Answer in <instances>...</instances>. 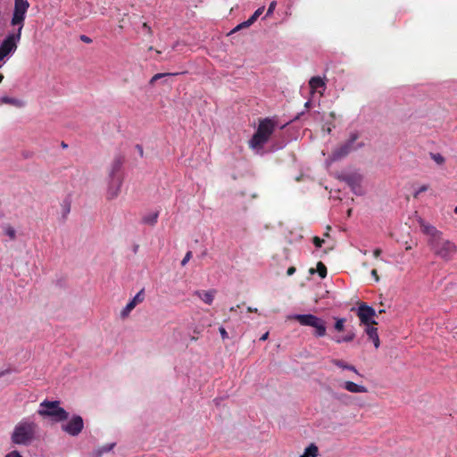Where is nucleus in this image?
<instances>
[{
  "label": "nucleus",
  "mask_w": 457,
  "mask_h": 457,
  "mask_svg": "<svg viewBox=\"0 0 457 457\" xmlns=\"http://www.w3.org/2000/svg\"><path fill=\"white\" fill-rule=\"evenodd\" d=\"M29 8V3L28 0H14L11 25L16 29L10 32L0 45V62L16 51Z\"/></svg>",
  "instance_id": "nucleus-1"
},
{
  "label": "nucleus",
  "mask_w": 457,
  "mask_h": 457,
  "mask_svg": "<svg viewBox=\"0 0 457 457\" xmlns=\"http://www.w3.org/2000/svg\"><path fill=\"white\" fill-rule=\"evenodd\" d=\"M421 231L428 237V244L435 255L445 261H450L457 252L456 245L443 237V233L436 227L420 220L419 221Z\"/></svg>",
  "instance_id": "nucleus-2"
},
{
  "label": "nucleus",
  "mask_w": 457,
  "mask_h": 457,
  "mask_svg": "<svg viewBox=\"0 0 457 457\" xmlns=\"http://www.w3.org/2000/svg\"><path fill=\"white\" fill-rule=\"evenodd\" d=\"M37 425L30 417L23 418L14 427L11 441L13 445L29 446L37 437Z\"/></svg>",
  "instance_id": "nucleus-3"
},
{
  "label": "nucleus",
  "mask_w": 457,
  "mask_h": 457,
  "mask_svg": "<svg viewBox=\"0 0 457 457\" xmlns=\"http://www.w3.org/2000/svg\"><path fill=\"white\" fill-rule=\"evenodd\" d=\"M275 129V123L271 119L266 118L260 121L256 132L249 141L252 149L259 152L268 142Z\"/></svg>",
  "instance_id": "nucleus-4"
},
{
  "label": "nucleus",
  "mask_w": 457,
  "mask_h": 457,
  "mask_svg": "<svg viewBox=\"0 0 457 457\" xmlns=\"http://www.w3.org/2000/svg\"><path fill=\"white\" fill-rule=\"evenodd\" d=\"M287 318L297 320L302 326L313 328L315 329L313 335L316 337H323L324 336H326V321L316 315L311 313L293 314L288 316Z\"/></svg>",
  "instance_id": "nucleus-5"
},
{
  "label": "nucleus",
  "mask_w": 457,
  "mask_h": 457,
  "mask_svg": "<svg viewBox=\"0 0 457 457\" xmlns=\"http://www.w3.org/2000/svg\"><path fill=\"white\" fill-rule=\"evenodd\" d=\"M37 412L41 416L51 417L54 421L66 420L69 417V413L60 407L58 401L45 400L40 403Z\"/></svg>",
  "instance_id": "nucleus-6"
},
{
  "label": "nucleus",
  "mask_w": 457,
  "mask_h": 457,
  "mask_svg": "<svg viewBox=\"0 0 457 457\" xmlns=\"http://www.w3.org/2000/svg\"><path fill=\"white\" fill-rule=\"evenodd\" d=\"M358 137L359 134L357 132H352L347 141L332 152L330 159L334 162L338 161L353 150L361 148L363 144L360 143L355 145V141L358 139Z\"/></svg>",
  "instance_id": "nucleus-7"
},
{
  "label": "nucleus",
  "mask_w": 457,
  "mask_h": 457,
  "mask_svg": "<svg viewBox=\"0 0 457 457\" xmlns=\"http://www.w3.org/2000/svg\"><path fill=\"white\" fill-rule=\"evenodd\" d=\"M338 179L345 182L351 188L352 192L356 195H364L365 191L362 187V176L357 172L343 173Z\"/></svg>",
  "instance_id": "nucleus-8"
},
{
  "label": "nucleus",
  "mask_w": 457,
  "mask_h": 457,
  "mask_svg": "<svg viewBox=\"0 0 457 457\" xmlns=\"http://www.w3.org/2000/svg\"><path fill=\"white\" fill-rule=\"evenodd\" d=\"M356 313L360 319L361 324L365 326L378 324V322L374 320L376 316V311L365 303H361L358 306Z\"/></svg>",
  "instance_id": "nucleus-9"
},
{
  "label": "nucleus",
  "mask_w": 457,
  "mask_h": 457,
  "mask_svg": "<svg viewBox=\"0 0 457 457\" xmlns=\"http://www.w3.org/2000/svg\"><path fill=\"white\" fill-rule=\"evenodd\" d=\"M122 184H123V177H108L107 178V189H106L107 200H113L119 196Z\"/></svg>",
  "instance_id": "nucleus-10"
},
{
  "label": "nucleus",
  "mask_w": 457,
  "mask_h": 457,
  "mask_svg": "<svg viewBox=\"0 0 457 457\" xmlns=\"http://www.w3.org/2000/svg\"><path fill=\"white\" fill-rule=\"evenodd\" d=\"M84 428L83 419L79 415H74L66 424L62 426L64 432L70 436H78Z\"/></svg>",
  "instance_id": "nucleus-11"
},
{
  "label": "nucleus",
  "mask_w": 457,
  "mask_h": 457,
  "mask_svg": "<svg viewBox=\"0 0 457 457\" xmlns=\"http://www.w3.org/2000/svg\"><path fill=\"white\" fill-rule=\"evenodd\" d=\"M145 299V290L141 289L137 295L126 304L120 312V318L126 319L130 314L131 311Z\"/></svg>",
  "instance_id": "nucleus-12"
},
{
  "label": "nucleus",
  "mask_w": 457,
  "mask_h": 457,
  "mask_svg": "<svg viewBox=\"0 0 457 457\" xmlns=\"http://www.w3.org/2000/svg\"><path fill=\"white\" fill-rule=\"evenodd\" d=\"M123 162L124 158L122 156H115L109 167L108 177H123Z\"/></svg>",
  "instance_id": "nucleus-13"
},
{
  "label": "nucleus",
  "mask_w": 457,
  "mask_h": 457,
  "mask_svg": "<svg viewBox=\"0 0 457 457\" xmlns=\"http://www.w3.org/2000/svg\"><path fill=\"white\" fill-rule=\"evenodd\" d=\"M309 86L312 94L318 91L320 93V95H323V92L326 90L325 79L320 76L311 78V79L309 80Z\"/></svg>",
  "instance_id": "nucleus-14"
},
{
  "label": "nucleus",
  "mask_w": 457,
  "mask_h": 457,
  "mask_svg": "<svg viewBox=\"0 0 457 457\" xmlns=\"http://www.w3.org/2000/svg\"><path fill=\"white\" fill-rule=\"evenodd\" d=\"M216 294L215 289H210L207 291L204 290H195L194 295L198 296L204 303L207 304H212L214 299V295Z\"/></svg>",
  "instance_id": "nucleus-15"
},
{
  "label": "nucleus",
  "mask_w": 457,
  "mask_h": 457,
  "mask_svg": "<svg viewBox=\"0 0 457 457\" xmlns=\"http://www.w3.org/2000/svg\"><path fill=\"white\" fill-rule=\"evenodd\" d=\"M344 389L350 393H367L368 388L362 385H358L353 381H345L341 386Z\"/></svg>",
  "instance_id": "nucleus-16"
},
{
  "label": "nucleus",
  "mask_w": 457,
  "mask_h": 457,
  "mask_svg": "<svg viewBox=\"0 0 457 457\" xmlns=\"http://www.w3.org/2000/svg\"><path fill=\"white\" fill-rule=\"evenodd\" d=\"M365 332L369 338L373 342L375 348H378L380 345L378 328L374 325L366 326Z\"/></svg>",
  "instance_id": "nucleus-17"
},
{
  "label": "nucleus",
  "mask_w": 457,
  "mask_h": 457,
  "mask_svg": "<svg viewBox=\"0 0 457 457\" xmlns=\"http://www.w3.org/2000/svg\"><path fill=\"white\" fill-rule=\"evenodd\" d=\"M159 217V212H151L149 213H146L142 218V223L154 226L156 224Z\"/></svg>",
  "instance_id": "nucleus-18"
},
{
  "label": "nucleus",
  "mask_w": 457,
  "mask_h": 457,
  "mask_svg": "<svg viewBox=\"0 0 457 457\" xmlns=\"http://www.w3.org/2000/svg\"><path fill=\"white\" fill-rule=\"evenodd\" d=\"M332 363L334 365H336L337 367L338 368H341L343 370H350V371H353L354 372L356 375L358 376H361L358 370H356V368L353 366V365H351V364H348L346 363L345 361H342V360H338V359H334L332 360Z\"/></svg>",
  "instance_id": "nucleus-19"
},
{
  "label": "nucleus",
  "mask_w": 457,
  "mask_h": 457,
  "mask_svg": "<svg viewBox=\"0 0 457 457\" xmlns=\"http://www.w3.org/2000/svg\"><path fill=\"white\" fill-rule=\"evenodd\" d=\"M115 445V443H110L99 447L91 453V457H102L104 453L111 452L114 448Z\"/></svg>",
  "instance_id": "nucleus-20"
},
{
  "label": "nucleus",
  "mask_w": 457,
  "mask_h": 457,
  "mask_svg": "<svg viewBox=\"0 0 457 457\" xmlns=\"http://www.w3.org/2000/svg\"><path fill=\"white\" fill-rule=\"evenodd\" d=\"M318 453V447L314 444H311L305 448L303 453L299 457H317Z\"/></svg>",
  "instance_id": "nucleus-21"
},
{
  "label": "nucleus",
  "mask_w": 457,
  "mask_h": 457,
  "mask_svg": "<svg viewBox=\"0 0 457 457\" xmlns=\"http://www.w3.org/2000/svg\"><path fill=\"white\" fill-rule=\"evenodd\" d=\"M355 337V334L353 331H350L348 332L345 336L344 337H334L333 340L337 343V344H341V343H344V342H351L354 339Z\"/></svg>",
  "instance_id": "nucleus-22"
},
{
  "label": "nucleus",
  "mask_w": 457,
  "mask_h": 457,
  "mask_svg": "<svg viewBox=\"0 0 457 457\" xmlns=\"http://www.w3.org/2000/svg\"><path fill=\"white\" fill-rule=\"evenodd\" d=\"M335 320H336V322L334 325V328L338 332L343 331L345 329V318H335Z\"/></svg>",
  "instance_id": "nucleus-23"
},
{
  "label": "nucleus",
  "mask_w": 457,
  "mask_h": 457,
  "mask_svg": "<svg viewBox=\"0 0 457 457\" xmlns=\"http://www.w3.org/2000/svg\"><path fill=\"white\" fill-rule=\"evenodd\" d=\"M175 75H178V73H157L152 77V79H150V84L153 85L154 83H155L158 79H160L162 78L168 77V76H175Z\"/></svg>",
  "instance_id": "nucleus-24"
},
{
  "label": "nucleus",
  "mask_w": 457,
  "mask_h": 457,
  "mask_svg": "<svg viewBox=\"0 0 457 457\" xmlns=\"http://www.w3.org/2000/svg\"><path fill=\"white\" fill-rule=\"evenodd\" d=\"M317 271L321 278L327 276V268L321 262H319L317 264Z\"/></svg>",
  "instance_id": "nucleus-25"
},
{
  "label": "nucleus",
  "mask_w": 457,
  "mask_h": 457,
  "mask_svg": "<svg viewBox=\"0 0 457 457\" xmlns=\"http://www.w3.org/2000/svg\"><path fill=\"white\" fill-rule=\"evenodd\" d=\"M431 159L436 162L438 165H442L445 162V158L442 154L436 153V154H430Z\"/></svg>",
  "instance_id": "nucleus-26"
},
{
  "label": "nucleus",
  "mask_w": 457,
  "mask_h": 457,
  "mask_svg": "<svg viewBox=\"0 0 457 457\" xmlns=\"http://www.w3.org/2000/svg\"><path fill=\"white\" fill-rule=\"evenodd\" d=\"M4 234L6 236H8L11 239H14L15 238V236H16V231L15 229L11 227V226H6L4 228Z\"/></svg>",
  "instance_id": "nucleus-27"
},
{
  "label": "nucleus",
  "mask_w": 457,
  "mask_h": 457,
  "mask_svg": "<svg viewBox=\"0 0 457 457\" xmlns=\"http://www.w3.org/2000/svg\"><path fill=\"white\" fill-rule=\"evenodd\" d=\"M18 100L15 98L2 96L0 97V104H17Z\"/></svg>",
  "instance_id": "nucleus-28"
},
{
  "label": "nucleus",
  "mask_w": 457,
  "mask_h": 457,
  "mask_svg": "<svg viewBox=\"0 0 457 457\" xmlns=\"http://www.w3.org/2000/svg\"><path fill=\"white\" fill-rule=\"evenodd\" d=\"M428 185H422L421 187H420L413 194L414 198H418L419 195L421 193L426 192L428 189Z\"/></svg>",
  "instance_id": "nucleus-29"
},
{
  "label": "nucleus",
  "mask_w": 457,
  "mask_h": 457,
  "mask_svg": "<svg viewBox=\"0 0 457 457\" xmlns=\"http://www.w3.org/2000/svg\"><path fill=\"white\" fill-rule=\"evenodd\" d=\"M276 5H277V3L275 1H272L270 4L265 17L270 16L273 13V12L276 8Z\"/></svg>",
  "instance_id": "nucleus-30"
},
{
  "label": "nucleus",
  "mask_w": 457,
  "mask_h": 457,
  "mask_svg": "<svg viewBox=\"0 0 457 457\" xmlns=\"http://www.w3.org/2000/svg\"><path fill=\"white\" fill-rule=\"evenodd\" d=\"M192 257V252L188 251L181 261V266H185Z\"/></svg>",
  "instance_id": "nucleus-31"
},
{
  "label": "nucleus",
  "mask_w": 457,
  "mask_h": 457,
  "mask_svg": "<svg viewBox=\"0 0 457 457\" xmlns=\"http://www.w3.org/2000/svg\"><path fill=\"white\" fill-rule=\"evenodd\" d=\"M256 18H254L253 16H251L247 21H243V25L245 27V28H248L250 27L252 24H253L255 21H256Z\"/></svg>",
  "instance_id": "nucleus-32"
},
{
  "label": "nucleus",
  "mask_w": 457,
  "mask_h": 457,
  "mask_svg": "<svg viewBox=\"0 0 457 457\" xmlns=\"http://www.w3.org/2000/svg\"><path fill=\"white\" fill-rule=\"evenodd\" d=\"M256 18H254L253 16H251L247 21H243V25L245 27V28H248L250 27L252 24H253L255 21H256Z\"/></svg>",
  "instance_id": "nucleus-33"
},
{
  "label": "nucleus",
  "mask_w": 457,
  "mask_h": 457,
  "mask_svg": "<svg viewBox=\"0 0 457 457\" xmlns=\"http://www.w3.org/2000/svg\"><path fill=\"white\" fill-rule=\"evenodd\" d=\"M256 18H254L253 16H251L247 21H243V25L245 27V28H248L250 27L252 24H253L255 21H256Z\"/></svg>",
  "instance_id": "nucleus-34"
},
{
  "label": "nucleus",
  "mask_w": 457,
  "mask_h": 457,
  "mask_svg": "<svg viewBox=\"0 0 457 457\" xmlns=\"http://www.w3.org/2000/svg\"><path fill=\"white\" fill-rule=\"evenodd\" d=\"M219 331H220V337L223 340H226L228 338V332L226 331L225 328L224 327H220L219 328Z\"/></svg>",
  "instance_id": "nucleus-35"
},
{
  "label": "nucleus",
  "mask_w": 457,
  "mask_h": 457,
  "mask_svg": "<svg viewBox=\"0 0 457 457\" xmlns=\"http://www.w3.org/2000/svg\"><path fill=\"white\" fill-rule=\"evenodd\" d=\"M4 457H23L20 452L13 450L7 453Z\"/></svg>",
  "instance_id": "nucleus-36"
},
{
  "label": "nucleus",
  "mask_w": 457,
  "mask_h": 457,
  "mask_svg": "<svg viewBox=\"0 0 457 457\" xmlns=\"http://www.w3.org/2000/svg\"><path fill=\"white\" fill-rule=\"evenodd\" d=\"M264 11V6H262V7H259L253 14L252 16H253L254 18L258 19L260 17V15Z\"/></svg>",
  "instance_id": "nucleus-37"
},
{
  "label": "nucleus",
  "mask_w": 457,
  "mask_h": 457,
  "mask_svg": "<svg viewBox=\"0 0 457 457\" xmlns=\"http://www.w3.org/2000/svg\"><path fill=\"white\" fill-rule=\"evenodd\" d=\"M323 242H324V241H323L322 239H320V237H315L313 238V244H314V245H315V246H316V247H318V248L321 247V245H322V243H323Z\"/></svg>",
  "instance_id": "nucleus-38"
},
{
  "label": "nucleus",
  "mask_w": 457,
  "mask_h": 457,
  "mask_svg": "<svg viewBox=\"0 0 457 457\" xmlns=\"http://www.w3.org/2000/svg\"><path fill=\"white\" fill-rule=\"evenodd\" d=\"M137 154H139L140 157H143L144 156V149H143V146L141 145H137L135 146Z\"/></svg>",
  "instance_id": "nucleus-39"
},
{
  "label": "nucleus",
  "mask_w": 457,
  "mask_h": 457,
  "mask_svg": "<svg viewBox=\"0 0 457 457\" xmlns=\"http://www.w3.org/2000/svg\"><path fill=\"white\" fill-rule=\"evenodd\" d=\"M142 27H143V29L145 30V32L147 34L152 35V29H151L150 26L146 22L143 23Z\"/></svg>",
  "instance_id": "nucleus-40"
},
{
  "label": "nucleus",
  "mask_w": 457,
  "mask_h": 457,
  "mask_svg": "<svg viewBox=\"0 0 457 457\" xmlns=\"http://www.w3.org/2000/svg\"><path fill=\"white\" fill-rule=\"evenodd\" d=\"M245 27L243 25V22L239 23L238 25H237L232 30L230 33H235L242 29H245Z\"/></svg>",
  "instance_id": "nucleus-41"
},
{
  "label": "nucleus",
  "mask_w": 457,
  "mask_h": 457,
  "mask_svg": "<svg viewBox=\"0 0 457 457\" xmlns=\"http://www.w3.org/2000/svg\"><path fill=\"white\" fill-rule=\"evenodd\" d=\"M80 40L85 42V43H87V44L92 42V39L89 37L86 36V35H81L80 36Z\"/></svg>",
  "instance_id": "nucleus-42"
},
{
  "label": "nucleus",
  "mask_w": 457,
  "mask_h": 457,
  "mask_svg": "<svg viewBox=\"0 0 457 457\" xmlns=\"http://www.w3.org/2000/svg\"><path fill=\"white\" fill-rule=\"evenodd\" d=\"M295 267H289L287 270V274L288 276H292L293 274H295Z\"/></svg>",
  "instance_id": "nucleus-43"
},
{
  "label": "nucleus",
  "mask_w": 457,
  "mask_h": 457,
  "mask_svg": "<svg viewBox=\"0 0 457 457\" xmlns=\"http://www.w3.org/2000/svg\"><path fill=\"white\" fill-rule=\"evenodd\" d=\"M382 251L379 248H377L373 251V256L378 258L381 254Z\"/></svg>",
  "instance_id": "nucleus-44"
},
{
  "label": "nucleus",
  "mask_w": 457,
  "mask_h": 457,
  "mask_svg": "<svg viewBox=\"0 0 457 457\" xmlns=\"http://www.w3.org/2000/svg\"><path fill=\"white\" fill-rule=\"evenodd\" d=\"M371 276L375 278V280L378 282L379 280L378 272L376 270H371Z\"/></svg>",
  "instance_id": "nucleus-45"
},
{
  "label": "nucleus",
  "mask_w": 457,
  "mask_h": 457,
  "mask_svg": "<svg viewBox=\"0 0 457 457\" xmlns=\"http://www.w3.org/2000/svg\"><path fill=\"white\" fill-rule=\"evenodd\" d=\"M64 213L67 214L70 212V204H65L63 205Z\"/></svg>",
  "instance_id": "nucleus-46"
},
{
  "label": "nucleus",
  "mask_w": 457,
  "mask_h": 457,
  "mask_svg": "<svg viewBox=\"0 0 457 457\" xmlns=\"http://www.w3.org/2000/svg\"><path fill=\"white\" fill-rule=\"evenodd\" d=\"M269 337V332H266L264 333L261 337H260V340L261 341H265Z\"/></svg>",
  "instance_id": "nucleus-47"
},
{
  "label": "nucleus",
  "mask_w": 457,
  "mask_h": 457,
  "mask_svg": "<svg viewBox=\"0 0 457 457\" xmlns=\"http://www.w3.org/2000/svg\"><path fill=\"white\" fill-rule=\"evenodd\" d=\"M10 370H3V371H0V378L4 376L5 374H8L10 373Z\"/></svg>",
  "instance_id": "nucleus-48"
},
{
  "label": "nucleus",
  "mask_w": 457,
  "mask_h": 457,
  "mask_svg": "<svg viewBox=\"0 0 457 457\" xmlns=\"http://www.w3.org/2000/svg\"><path fill=\"white\" fill-rule=\"evenodd\" d=\"M247 310H248V312H257V309L256 308L248 307Z\"/></svg>",
  "instance_id": "nucleus-49"
},
{
  "label": "nucleus",
  "mask_w": 457,
  "mask_h": 457,
  "mask_svg": "<svg viewBox=\"0 0 457 457\" xmlns=\"http://www.w3.org/2000/svg\"><path fill=\"white\" fill-rule=\"evenodd\" d=\"M310 273H311V274H313V273H314V269H312H312H310Z\"/></svg>",
  "instance_id": "nucleus-50"
},
{
  "label": "nucleus",
  "mask_w": 457,
  "mask_h": 457,
  "mask_svg": "<svg viewBox=\"0 0 457 457\" xmlns=\"http://www.w3.org/2000/svg\"><path fill=\"white\" fill-rule=\"evenodd\" d=\"M3 79H4V76L2 74H0V83L2 82Z\"/></svg>",
  "instance_id": "nucleus-51"
},
{
  "label": "nucleus",
  "mask_w": 457,
  "mask_h": 457,
  "mask_svg": "<svg viewBox=\"0 0 457 457\" xmlns=\"http://www.w3.org/2000/svg\"><path fill=\"white\" fill-rule=\"evenodd\" d=\"M62 146L63 148H66L68 145H67L66 144L62 143Z\"/></svg>",
  "instance_id": "nucleus-52"
},
{
  "label": "nucleus",
  "mask_w": 457,
  "mask_h": 457,
  "mask_svg": "<svg viewBox=\"0 0 457 457\" xmlns=\"http://www.w3.org/2000/svg\"><path fill=\"white\" fill-rule=\"evenodd\" d=\"M309 105H310V102L308 101L305 103V106L308 107Z\"/></svg>",
  "instance_id": "nucleus-53"
},
{
  "label": "nucleus",
  "mask_w": 457,
  "mask_h": 457,
  "mask_svg": "<svg viewBox=\"0 0 457 457\" xmlns=\"http://www.w3.org/2000/svg\"><path fill=\"white\" fill-rule=\"evenodd\" d=\"M454 213L457 214V205L454 208Z\"/></svg>",
  "instance_id": "nucleus-54"
},
{
  "label": "nucleus",
  "mask_w": 457,
  "mask_h": 457,
  "mask_svg": "<svg viewBox=\"0 0 457 457\" xmlns=\"http://www.w3.org/2000/svg\"><path fill=\"white\" fill-rule=\"evenodd\" d=\"M235 310H236V307H231V308H230V311H231V312H234Z\"/></svg>",
  "instance_id": "nucleus-55"
},
{
  "label": "nucleus",
  "mask_w": 457,
  "mask_h": 457,
  "mask_svg": "<svg viewBox=\"0 0 457 457\" xmlns=\"http://www.w3.org/2000/svg\"><path fill=\"white\" fill-rule=\"evenodd\" d=\"M363 254H367V251L364 250V251H361Z\"/></svg>",
  "instance_id": "nucleus-56"
},
{
  "label": "nucleus",
  "mask_w": 457,
  "mask_h": 457,
  "mask_svg": "<svg viewBox=\"0 0 457 457\" xmlns=\"http://www.w3.org/2000/svg\"><path fill=\"white\" fill-rule=\"evenodd\" d=\"M385 312L384 310H379V311H378V313H382V312Z\"/></svg>",
  "instance_id": "nucleus-57"
}]
</instances>
